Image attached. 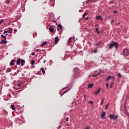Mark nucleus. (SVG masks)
<instances>
[{
  "instance_id": "1",
  "label": "nucleus",
  "mask_w": 129,
  "mask_h": 129,
  "mask_svg": "<svg viewBox=\"0 0 129 129\" xmlns=\"http://www.w3.org/2000/svg\"><path fill=\"white\" fill-rule=\"evenodd\" d=\"M108 46L110 50H111V49H112L113 47H115L116 50H117V49H118V43L114 42L112 43H109L108 44Z\"/></svg>"
},
{
  "instance_id": "2",
  "label": "nucleus",
  "mask_w": 129,
  "mask_h": 129,
  "mask_svg": "<svg viewBox=\"0 0 129 129\" xmlns=\"http://www.w3.org/2000/svg\"><path fill=\"white\" fill-rule=\"evenodd\" d=\"M123 55L124 56H128L129 55V51L128 49L125 48L123 50Z\"/></svg>"
},
{
  "instance_id": "3",
  "label": "nucleus",
  "mask_w": 129,
  "mask_h": 129,
  "mask_svg": "<svg viewBox=\"0 0 129 129\" xmlns=\"http://www.w3.org/2000/svg\"><path fill=\"white\" fill-rule=\"evenodd\" d=\"M22 85V84H21V83H19L17 84V85H15L14 87V89H19V88H20L21 85Z\"/></svg>"
},
{
  "instance_id": "4",
  "label": "nucleus",
  "mask_w": 129,
  "mask_h": 129,
  "mask_svg": "<svg viewBox=\"0 0 129 129\" xmlns=\"http://www.w3.org/2000/svg\"><path fill=\"white\" fill-rule=\"evenodd\" d=\"M54 42L55 44H57L58 42H59V37H55L54 39Z\"/></svg>"
},
{
  "instance_id": "5",
  "label": "nucleus",
  "mask_w": 129,
  "mask_h": 129,
  "mask_svg": "<svg viewBox=\"0 0 129 129\" xmlns=\"http://www.w3.org/2000/svg\"><path fill=\"white\" fill-rule=\"evenodd\" d=\"M57 27L58 28H57V31H59V30H60V31H62V25L58 24L57 25Z\"/></svg>"
},
{
  "instance_id": "6",
  "label": "nucleus",
  "mask_w": 129,
  "mask_h": 129,
  "mask_svg": "<svg viewBox=\"0 0 129 129\" xmlns=\"http://www.w3.org/2000/svg\"><path fill=\"white\" fill-rule=\"evenodd\" d=\"M106 115V113H105V112L103 111L102 113V115H101V118H103V117H104V116H105V115Z\"/></svg>"
},
{
  "instance_id": "7",
  "label": "nucleus",
  "mask_w": 129,
  "mask_h": 129,
  "mask_svg": "<svg viewBox=\"0 0 129 129\" xmlns=\"http://www.w3.org/2000/svg\"><path fill=\"white\" fill-rule=\"evenodd\" d=\"M49 31L51 32V33H54V29L53 28H52V26H50L49 28Z\"/></svg>"
},
{
  "instance_id": "8",
  "label": "nucleus",
  "mask_w": 129,
  "mask_h": 129,
  "mask_svg": "<svg viewBox=\"0 0 129 129\" xmlns=\"http://www.w3.org/2000/svg\"><path fill=\"white\" fill-rule=\"evenodd\" d=\"M7 43H8V41L7 40H6V39L3 40L1 42V44H7Z\"/></svg>"
},
{
  "instance_id": "9",
  "label": "nucleus",
  "mask_w": 129,
  "mask_h": 129,
  "mask_svg": "<svg viewBox=\"0 0 129 129\" xmlns=\"http://www.w3.org/2000/svg\"><path fill=\"white\" fill-rule=\"evenodd\" d=\"M21 66H24V65H25L24 63H25L26 61L24 59H21Z\"/></svg>"
},
{
  "instance_id": "10",
  "label": "nucleus",
  "mask_w": 129,
  "mask_h": 129,
  "mask_svg": "<svg viewBox=\"0 0 129 129\" xmlns=\"http://www.w3.org/2000/svg\"><path fill=\"white\" fill-rule=\"evenodd\" d=\"M17 65H21V58H19L17 61Z\"/></svg>"
},
{
  "instance_id": "11",
  "label": "nucleus",
  "mask_w": 129,
  "mask_h": 129,
  "mask_svg": "<svg viewBox=\"0 0 129 129\" xmlns=\"http://www.w3.org/2000/svg\"><path fill=\"white\" fill-rule=\"evenodd\" d=\"M110 119H114V114H110L109 115Z\"/></svg>"
},
{
  "instance_id": "12",
  "label": "nucleus",
  "mask_w": 129,
  "mask_h": 129,
  "mask_svg": "<svg viewBox=\"0 0 129 129\" xmlns=\"http://www.w3.org/2000/svg\"><path fill=\"white\" fill-rule=\"evenodd\" d=\"M97 20H101V21H102V18H101V16H97L96 17Z\"/></svg>"
},
{
  "instance_id": "13",
  "label": "nucleus",
  "mask_w": 129,
  "mask_h": 129,
  "mask_svg": "<svg viewBox=\"0 0 129 129\" xmlns=\"http://www.w3.org/2000/svg\"><path fill=\"white\" fill-rule=\"evenodd\" d=\"M100 93V88L99 89V90H98L97 92H96L94 93V94H95V95H97V94H99Z\"/></svg>"
},
{
  "instance_id": "14",
  "label": "nucleus",
  "mask_w": 129,
  "mask_h": 129,
  "mask_svg": "<svg viewBox=\"0 0 129 129\" xmlns=\"http://www.w3.org/2000/svg\"><path fill=\"white\" fill-rule=\"evenodd\" d=\"M94 86V84H89L88 85V88H92Z\"/></svg>"
},
{
  "instance_id": "15",
  "label": "nucleus",
  "mask_w": 129,
  "mask_h": 129,
  "mask_svg": "<svg viewBox=\"0 0 129 129\" xmlns=\"http://www.w3.org/2000/svg\"><path fill=\"white\" fill-rule=\"evenodd\" d=\"M8 29H9L8 33H9V34L13 33V29L11 28H9Z\"/></svg>"
},
{
  "instance_id": "16",
  "label": "nucleus",
  "mask_w": 129,
  "mask_h": 129,
  "mask_svg": "<svg viewBox=\"0 0 129 129\" xmlns=\"http://www.w3.org/2000/svg\"><path fill=\"white\" fill-rule=\"evenodd\" d=\"M99 29V28L96 27V28H95L96 32V33H97L98 34H100V31H99L98 30Z\"/></svg>"
},
{
  "instance_id": "17",
  "label": "nucleus",
  "mask_w": 129,
  "mask_h": 129,
  "mask_svg": "<svg viewBox=\"0 0 129 129\" xmlns=\"http://www.w3.org/2000/svg\"><path fill=\"white\" fill-rule=\"evenodd\" d=\"M11 71H12V69L8 68L6 70V73H9V72H11Z\"/></svg>"
},
{
  "instance_id": "18",
  "label": "nucleus",
  "mask_w": 129,
  "mask_h": 129,
  "mask_svg": "<svg viewBox=\"0 0 129 129\" xmlns=\"http://www.w3.org/2000/svg\"><path fill=\"white\" fill-rule=\"evenodd\" d=\"M75 71L76 73H79V69L75 68Z\"/></svg>"
},
{
  "instance_id": "19",
  "label": "nucleus",
  "mask_w": 129,
  "mask_h": 129,
  "mask_svg": "<svg viewBox=\"0 0 129 129\" xmlns=\"http://www.w3.org/2000/svg\"><path fill=\"white\" fill-rule=\"evenodd\" d=\"M11 108L13 110H16V108H15V105H11Z\"/></svg>"
},
{
  "instance_id": "20",
  "label": "nucleus",
  "mask_w": 129,
  "mask_h": 129,
  "mask_svg": "<svg viewBox=\"0 0 129 129\" xmlns=\"http://www.w3.org/2000/svg\"><path fill=\"white\" fill-rule=\"evenodd\" d=\"M91 2L92 3H94V2H93V0H88L87 2H86V4L87 5H88V4H89V2Z\"/></svg>"
},
{
  "instance_id": "21",
  "label": "nucleus",
  "mask_w": 129,
  "mask_h": 129,
  "mask_svg": "<svg viewBox=\"0 0 129 129\" xmlns=\"http://www.w3.org/2000/svg\"><path fill=\"white\" fill-rule=\"evenodd\" d=\"M1 38H3L4 40H7V37L5 36V35H3V34L1 35Z\"/></svg>"
},
{
  "instance_id": "22",
  "label": "nucleus",
  "mask_w": 129,
  "mask_h": 129,
  "mask_svg": "<svg viewBox=\"0 0 129 129\" xmlns=\"http://www.w3.org/2000/svg\"><path fill=\"white\" fill-rule=\"evenodd\" d=\"M88 15V13H85L83 15V19H84L85 18L86 16H87Z\"/></svg>"
},
{
  "instance_id": "23",
  "label": "nucleus",
  "mask_w": 129,
  "mask_h": 129,
  "mask_svg": "<svg viewBox=\"0 0 129 129\" xmlns=\"http://www.w3.org/2000/svg\"><path fill=\"white\" fill-rule=\"evenodd\" d=\"M46 44H47V42L46 41H45V42H42V43L41 44V46L42 47H44V46H45L46 45Z\"/></svg>"
},
{
  "instance_id": "24",
  "label": "nucleus",
  "mask_w": 129,
  "mask_h": 129,
  "mask_svg": "<svg viewBox=\"0 0 129 129\" xmlns=\"http://www.w3.org/2000/svg\"><path fill=\"white\" fill-rule=\"evenodd\" d=\"M71 37H70L69 39V40L68 41V44H71Z\"/></svg>"
},
{
  "instance_id": "25",
  "label": "nucleus",
  "mask_w": 129,
  "mask_h": 129,
  "mask_svg": "<svg viewBox=\"0 0 129 129\" xmlns=\"http://www.w3.org/2000/svg\"><path fill=\"white\" fill-rule=\"evenodd\" d=\"M112 77L111 76H109L108 77V78L107 79V81H109L110 80V79H111Z\"/></svg>"
},
{
  "instance_id": "26",
  "label": "nucleus",
  "mask_w": 129,
  "mask_h": 129,
  "mask_svg": "<svg viewBox=\"0 0 129 129\" xmlns=\"http://www.w3.org/2000/svg\"><path fill=\"white\" fill-rule=\"evenodd\" d=\"M103 101H104V98H103L101 102L100 105H103Z\"/></svg>"
},
{
  "instance_id": "27",
  "label": "nucleus",
  "mask_w": 129,
  "mask_h": 129,
  "mask_svg": "<svg viewBox=\"0 0 129 129\" xmlns=\"http://www.w3.org/2000/svg\"><path fill=\"white\" fill-rule=\"evenodd\" d=\"M41 71H42V73L44 74L45 73V71L44 70V68H42L40 69Z\"/></svg>"
},
{
  "instance_id": "28",
  "label": "nucleus",
  "mask_w": 129,
  "mask_h": 129,
  "mask_svg": "<svg viewBox=\"0 0 129 129\" xmlns=\"http://www.w3.org/2000/svg\"><path fill=\"white\" fill-rule=\"evenodd\" d=\"M31 64L32 65H34V64H35V60L34 59L31 60Z\"/></svg>"
},
{
  "instance_id": "29",
  "label": "nucleus",
  "mask_w": 129,
  "mask_h": 129,
  "mask_svg": "<svg viewBox=\"0 0 129 129\" xmlns=\"http://www.w3.org/2000/svg\"><path fill=\"white\" fill-rule=\"evenodd\" d=\"M112 87H113V82H112L110 84V88H111Z\"/></svg>"
},
{
  "instance_id": "30",
  "label": "nucleus",
  "mask_w": 129,
  "mask_h": 129,
  "mask_svg": "<svg viewBox=\"0 0 129 129\" xmlns=\"http://www.w3.org/2000/svg\"><path fill=\"white\" fill-rule=\"evenodd\" d=\"M10 64V66H13V65H15V63L11 61Z\"/></svg>"
},
{
  "instance_id": "31",
  "label": "nucleus",
  "mask_w": 129,
  "mask_h": 129,
  "mask_svg": "<svg viewBox=\"0 0 129 129\" xmlns=\"http://www.w3.org/2000/svg\"><path fill=\"white\" fill-rule=\"evenodd\" d=\"M118 117V116H114V120H115V119H117Z\"/></svg>"
},
{
  "instance_id": "32",
  "label": "nucleus",
  "mask_w": 129,
  "mask_h": 129,
  "mask_svg": "<svg viewBox=\"0 0 129 129\" xmlns=\"http://www.w3.org/2000/svg\"><path fill=\"white\" fill-rule=\"evenodd\" d=\"M3 23H4V20H3V19H2V20L0 21V25H2V24H3Z\"/></svg>"
},
{
  "instance_id": "33",
  "label": "nucleus",
  "mask_w": 129,
  "mask_h": 129,
  "mask_svg": "<svg viewBox=\"0 0 129 129\" xmlns=\"http://www.w3.org/2000/svg\"><path fill=\"white\" fill-rule=\"evenodd\" d=\"M100 42H99L98 43H96L95 44V46H100Z\"/></svg>"
},
{
  "instance_id": "34",
  "label": "nucleus",
  "mask_w": 129,
  "mask_h": 129,
  "mask_svg": "<svg viewBox=\"0 0 129 129\" xmlns=\"http://www.w3.org/2000/svg\"><path fill=\"white\" fill-rule=\"evenodd\" d=\"M10 2H11V0H7L6 3L7 4H10Z\"/></svg>"
},
{
  "instance_id": "35",
  "label": "nucleus",
  "mask_w": 129,
  "mask_h": 129,
  "mask_svg": "<svg viewBox=\"0 0 129 129\" xmlns=\"http://www.w3.org/2000/svg\"><path fill=\"white\" fill-rule=\"evenodd\" d=\"M118 76L119 77H121V74H120V73H118Z\"/></svg>"
},
{
  "instance_id": "36",
  "label": "nucleus",
  "mask_w": 129,
  "mask_h": 129,
  "mask_svg": "<svg viewBox=\"0 0 129 129\" xmlns=\"http://www.w3.org/2000/svg\"><path fill=\"white\" fill-rule=\"evenodd\" d=\"M7 33H9V31L5 30L4 34H7Z\"/></svg>"
},
{
  "instance_id": "37",
  "label": "nucleus",
  "mask_w": 129,
  "mask_h": 129,
  "mask_svg": "<svg viewBox=\"0 0 129 129\" xmlns=\"http://www.w3.org/2000/svg\"><path fill=\"white\" fill-rule=\"evenodd\" d=\"M106 88H108V86H109L108 83H106Z\"/></svg>"
},
{
  "instance_id": "38",
  "label": "nucleus",
  "mask_w": 129,
  "mask_h": 129,
  "mask_svg": "<svg viewBox=\"0 0 129 129\" xmlns=\"http://www.w3.org/2000/svg\"><path fill=\"white\" fill-rule=\"evenodd\" d=\"M31 54L32 56H34V55H35V52H32Z\"/></svg>"
},
{
  "instance_id": "39",
  "label": "nucleus",
  "mask_w": 129,
  "mask_h": 129,
  "mask_svg": "<svg viewBox=\"0 0 129 129\" xmlns=\"http://www.w3.org/2000/svg\"><path fill=\"white\" fill-rule=\"evenodd\" d=\"M113 22H114V20H112L111 21V24H113Z\"/></svg>"
},
{
  "instance_id": "40",
  "label": "nucleus",
  "mask_w": 129,
  "mask_h": 129,
  "mask_svg": "<svg viewBox=\"0 0 129 129\" xmlns=\"http://www.w3.org/2000/svg\"><path fill=\"white\" fill-rule=\"evenodd\" d=\"M89 103H91V104H93V102L92 101H90Z\"/></svg>"
},
{
  "instance_id": "41",
  "label": "nucleus",
  "mask_w": 129,
  "mask_h": 129,
  "mask_svg": "<svg viewBox=\"0 0 129 129\" xmlns=\"http://www.w3.org/2000/svg\"><path fill=\"white\" fill-rule=\"evenodd\" d=\"M113 13H114V14H116V13H117V11H113Z\"/></svg>"
},
{
  "instance_id": "42",
  "label": "nucleus",
  "mask_w": 129,
  "mask_h": 129,
  "mask_svg": "<svg viewBox=\"0 0 129 129\" xmlns=\"http://www.w3.org/2000/svg\"><path fill=\"white\" fill-rule=\"evenodd\" d=\"M11 62H16V60L13 59L12 60H11Z\"/></svg>"
},
{
  "instance_id": "43",
  "label": "nucleus",
  "mask_w": 129,
  "mask_h": 129,
  "mask_svg": "<svg viewBox=\"0 0 129 129\" xmlns=\"http://www.w3.org/2000/svg\"><path fill=\"white\" fill-rule=\"evenodd\" d=\"M93 52H94V53H97V50H94V51H93Z\"/></svg>"
},
{
  "instance_id": "44",
  "label": "nucleus",
  "mask_w": 129,
  "mask_h": 129,
  "mask_svg": "<svg viewBox=\"0 0 129 129\" xmlns=\"http://www.w3.org/2000/svg\"><path fill=\"white\" fill-rule=\"evenodd\" d=\"M107 107H108V104L105 107V109H107Z\"/></svg>"
},
{
  "instance_id": "45",
  "label": "nucleus",
  "mask_w": 129,
  "mask_h": 129,
  "mask_svg": "<svg viewBox=\"0 0 129 129\" xmlns=\"http://www.w3.org/2000/svg\"><path fill=\"white\" fill-rule=\"evenodd\" d=\"M69 117H67V119H66V121H68V120H69Z\"/></svg>"
},
{
  "instance_id": "46",
  "label": "nucleus",
  "mask_w": 129,
  "mask_h": 129,
  "mask_svg": "<svg viewBox=\"0 0 129 129\" xmlns=\"http://www.w3.org/2000/svg\"><path fill=\"white\" fill-rule=\"evenodd\" d=\"M97 75H99V74H98V75H97V74L95 75H94V76H95V77H96V76H97Z\"/></svg>"
},
{
  "instance_id": "47",
  "label": "nucleus",
  "mask_w": 129,
  "mask_h": 129,
  "mask_svg": "<svg viewBox=\"0 0 129 129\" xmlns=\"http://www.w3.org/2000/svg\"><path fill=\"white\" fill-rule=\"evenodd\" d=\"M87 97V96L86 95H84V98H86Z\"/></svg>"
},
{
  "instance_id": "48",
  "label": "nucleus",
  "mask_w": 129,
  "mask_h": 129,
  "mask_svg": "<svg viewBox=\"0 0 129 129\" xmlns=\"http://www.w3.org/2000/svg\"><path fill=\"white\" fill-rule=\"evenodd\" d=\"M66 92H67V91H65V92L62 94V95H63V94H65V93H66Z\"/></svg>"
},
{
  "instance_id": "49",
  "label": "nucleus",
  "mask_w": 129,
  "mask_h": 129,
  "mask_svg": "<svg viewBox=\"0 0 129 129\" xmlns=\"http://www.w3.org/2000/svg\"><path fill=\"white\" fill-rule=\"evenodd\" d=\"M4 36H6V37L7 38V36H8V34H5Z\"/></svg>"
},
{
  "instance_id": "50",
  "label": "nucleus",
  "mask_w": 129,
  "mask_h": 129,
  "mask_svg": "<svg viewBox=\"0 0 129 129\" xmlns=\"http://www.w3.org/2000/svg\"><path fill=\"white\" fill-rule=\"evenodd\" d=\"M112 80H113H113H114V77H113V79H112Z\"/></svg>"
},
{
  "instance_id": "51",
  "label": "nucleus",
  "mask_w": 129,
  "mask_h": 129,
  "mask_svg": "<svg viewBox=\"0 0 129 129\" xmlns=\"http://www.w3.org/2000/svg\"><path fill=\"white\" fill-rule=\"evenodd\" d=\"M95 27H98V24H96V25H95Z\"/></svg>"
},
{
  "instance_id": "52",
  "label": "nucleus",
  "mask_w": 129,
  "mask_h": 129,
  "mask_svg": "<svg viewBox=\"0 0 129 129\" xmlns=\"http://www.w3.org/2000/svg\"><path fill=\"white\" fill-rule=\"evenodd\" d=\"M17 31H18V30L15 29V30H14V32H17Z\"/></svg>"
},
{
  "instance_id": "53",
  "label": "nucleus",
  "mask_w": 129,
  "mask_h": 129,
  "mask_svg": "<svg viewBox=\"0 0 129 129\" xmlns=\"http://www.w3.org/2000/svg\"><path fill=\"white\" fill-rule=\"evenodd\" d=\"M85 129H89V127L88 126L87 128H86Z\"/></svg>"
},
{
  "instance_id": "54",
  "label": "nucleus",
  "mask_w": 129,
  "mask_h": 129,
  "mask_svg": "<svg viewBox=\"0 0 129 129\" xmlns=\"http://www.w3.org/2000/svg\"><path fill=\"white\" fill-rule=\"evenodd\" d=\"M88 19V17H87V18H85V20H87Z\"/></svg>"
},
{
  "instance_id": "55",
  "label": "nucleus",
  "mask_w": 129,
  "mask_h": 129,
  "mask_svg": "<svg viewBox=\"0 0 129 129\" xmlns=\"http://www.w3.org/2000/svg\"><path fill=\"white\" fill-rule=\"evenodd\" d=\"M44 63H46V60H44Z\"/></svg>"
},
{
  "instance_id": "56",
  "label": "nucleus",
  "mask_w": 129,
  "mask_h": 129,
  "mask_svg": "<svg viewBox=\"0 0 129 129\" xmlns=\"http://www.w3.org/2000/svg\"><path fill=\"white\" fill-rule=\"evenodd\" d=\"M9 96L11 97V94H9Z\"/></svg>"
},
{
  "instance_id": "57",
  "label": "nucleus",
  "mask_w": 129,
  "mask_h": 129,
  "mask_svg": "<svg viewBox=\"0 0 129 129\" xmlns=\"http://www.w3.org/2000/svg\"><path fill=\"white\" fill-rule=\"evenodd\" d=\"M35 2H37V0H34Z\"/></svg>"
}]
</instances>
